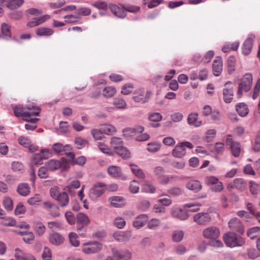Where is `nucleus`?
<instances>
[{"label":"nucleus","instance_id":"obj_1","mask_svg":"<svg viewBox=\"0 0 260 260\" xmlns=\"http://www.w3.org/2000/svg\"><path fill=\"white\" fill-rule=\"evenodd\" d=\"M225 245L229 247L233 248L241 246L244 244V239L236 233L230 232L225 234L223 237Z\"/></svg>","mask_w":260,"mask_h":260},{"label":"nucleus","instance_id":"obj_2","mask_svg":"<svg viewBox=\"0 0 260 260\" xmlns=\"http://www.w3.org/2000/svg\"><path fill=\"white\" fill-rule=\"evenodd\" d=\"M253 81L252 75L250 73H246L244 75L239 84L237 94L239 97H241L243 92L249 91L252 86Z\"/></svg>","mask_w":260,"mask_h":260},{"label":"nucleus","instance_id":"obj_3","mask_svg":"<svg viewBox=\"0 0 260 260\" xmlns=\"http://www.w3.org/2000/svg\"><path fill=\"white\" fill-rule=\"evenodd\" d=\"M102 244L96 241H91L85 243L82 245V251L87 254H91L100 251L102 249Z\"/></svg>","mask_w":260,"mask_h":260},{"label":"nucleus","instance_id":"obj_4","mask_svg":"<svg viewBox=\"0 0 260 260\" xmlns=\"http://www.w3.org/2000/svg\"><path fill=\"white\" fill-rule=\"evenodd\" d=\"M186 147L191 149L193 148V145L187 141L181 142L177 145L172 150V155L177 158L183 157L186 154Z\"/></svg>","mask_w":260,"mask_h":260},{"label":"nucleus","instance_id":"obj_5","mask_svg":"<svg viewBox=\"0 0 260 260\" xmlns=\"http://www.w3.org/2000/svg\"><path fill=\"white\" fill-rule=\"evenodd\" d=\"M220 234L219 229L215 226L207 227L203 231V236L209 240L218 239Z\"/></svg>","mask_w":260,"mask_h":260},{"label":"nucleus","instance_id":"obj_6","mask_svg":"<svg viewBox=\"0 0 260 260\" xmlns=\"http://www.w3.org/2000/svg\"><path fill=\"white\" fill-rule=\"evenodd\" d=\"M106 184L103 182L95 183L89 192V197L93 199L101 196L105 192Z\"/></svg>","mask_w":260,"mask_h":260},{"label":"nucleus","instance_id":"obj_7","mask_svg":"<svg viewBox=\"0 0 260 260\" xmlns=\"http://www.w3.org/2000/svg\"><path fill=\"white\" fill-rule=\"evenodd\" d=\"M51 152L49 149H42L40 153H35L32 156V163L36 165H40L43 163L44 159H46L50 156Z\"/></svg>","mask_w":260,"mask_h":260},{"label":"nucleus","instance_id":"obj_8","mask_svg":"<svg viewBox=\"0 0 260 260\" xmlns=\"http://www.w3.org/2000/svg\"><path fill=\"white\" fill-rule=\"evenodd\" d=\"M109 175L113 178L126 180L127 177L123 174L121 168L116 166H110L107 169Z\"/></svg>","mask_w":260,"mask_h":260},{"label":"nucleus","instance_id":"obj_9","mask_svg":"<svg viewBox=\"0 0 260 260\" xmlns=\"http://www.w3.org/2000/svg\"><path fill=\"white\" fill-rule=\"evenodd\" d=\"M211 217L210 215L206 212L198 213L193 216L194 222L201 225H205L210 222Z\"/></svg>","mask_w":260,"mask_h":260},{"label":"nucleus","instance_id":"obj_10","mask_svg":"<svg viewBox=\"0 0 260 260\" xmlns=\"http://www.w3.org/2000/svg\"><path fill=\"white\" fill-rule=\"evenodd\" d=\"M226 144L229 145L231 150L232 154L235 157H238L241 152V146L240 143L232 141V136H228L226 140Z\"/></svg>","mask_w":260,"mask_h":260},{"label":"nucleus","instance_id":"obj_11","mask_svg":"<svg viewBox=\"0 0 260 260\" xmlns=\"http://www.w3.org/2000/svg\"><path fill=\"white\" fill-rule=\"evenodd\" d=\"M131 232L129 231H116L113 233L112 237L119 242H126L129 240L131 237Z\"/></svg>","mask_w":260,"mask_h":260},{"label":"nucleus","instance_id":"obj_12","mask_svg":"<svg viewBox=\"0 0 260 260\" xmlns=\"http://www.w3.org/2000/svg\"><path fill=\"white\" fill-rule=\"evenodd\" d=\"M113 256L115 260H130L132 258V253L127 249L113 250Z\"/></svg>","mask_w":260,"mask_h":260},{"label":"nucleus","instance_id":"obj_13","mask_svg":"<svg viewBox=\"0 0 260 260\" xmlns=\"http://www.w3.org/2000/svg\"><path fill=\"white\" fill-rule=\"evenodd\" d=\"M24 4V0H0V5L6 6L10 10L20 8Z\"/></svg>","mask_w":260,"mask_h":260},{"label":"nucleus","instance_id":"obj_14","mask_svg":"<svg viewBox=\"0 0 260 260\" xmlns=\"http://www.w3.org/2000/svg\"><path fill=\"white\" fill-rule=\"evenodd\" d=\"M171 214L174 217L181 220H185L189 217V215L186 211L177 207H173L171 209Z\"/></svg>","mask_w":260,"mask_h":260},{"label":"nucleus","instance_id":"obj_15","mask_svg":"<svg viewBox=\"0 0 260 260\" xmlns=\"http://www.w3.org/2000/svg\"><path fill=\"white\" fill-rule=\"evenodd\" d=\"M232 83L230 81L226 82L224 84V87L223 89V101L226 103H230L233 99L234 91L232 87H228L229 85H231Z\"/></svg>","mask_w":260,"mask_h":260},{"label":"nucleus","instance_id":"obj_16","mask_svg":"<svg viewBox=\"0 0 260 260\" xmlns=\"http://www.w3.org/2000/svg\"><path fill=\"white\" fill-rule=\"evenodd\" d=\"M229 228L235 231L242 234L244 232L243 225L237 218H232L229 222Z\"/></svg>","mask_w":260,"mask_h":260},{"label":"nucleus","instance_id":"obj_17","mask_svg":"<svg viewBox=\"0 0 260 260\" xmlns=\"http://www.w3.org/2000/svg\"><path fill=\"white\" fill-rule=\"evenodd\" d=\"M109 8L111 12L116 17L120 18H124L126 16V12L124 8L117 5L110 4Z\"/></svg>","mask_w":260,"mask_h":260},{"label":"nucleus","instance_id":"obj_18","mask_svg":"<svg viewBox=\"0 0 260 260\" xmlns=\"http://www.w3.org/2000/svg\"><path fill=\"white\" fill-rule=\"evenodd\" d=\"M111 147L115 150L116 153H120V150H125V147L123 145V141L120 138L113 137L111 139Z\"/></svg>","mask_w":260,"mask_h":260},{"label":"nucleus","instance_id":"obj_19","mask_svg":"<svg viewBox=\"0 0 260 260\" xmlns=\"http://www.w3.org/2000/svg\"><path fill=\"white\" fill-rule=\"evenodd\" d=\"M254 38V35H250L244 42L242 47V53L244 55H247L251 52L253 46V40Z\"/></svg>","mask_w":260,"mask_h":260},{"label":"nucleus","instance_id":"obj_20","mask_svg":"<svg viewBox=\"0 0 260 260\" xmlns=\"http://www.w3.org/2000/svg\"><path fill=\"white\" fill-rule=\"evenodd\" d=\"M148 219V217L147 214H140L135 218L133 225L137 229H140L145 224Z\"/></svg>","mask_w":260,"mask_h":260},{"label":"nucleus","instance_id":"obj_21","mask_svg":"<svg viewBox=\"0 0 260 260\" xmlns=\"http://www.w3.org/2000/svg\"><path fill=\"white\" fill-rule=\"evenodd\" d=\"M111 205L114 208H120L126 204L125 200L120 196H113L109 199Z\"/></svg>","mask_w":260,"mask_h":260},{"label":"nucleus","instance_id":"obj_22","mask_svg":"<svg viewBox=\"0 0 260 260\" xmlns=\"http://www.w3.org/2000/svg\"><path fill=\"white\" fill-rule=\"evenodd\" d=\"M213 74L216 76H218L222 71V61L220 56L215 58L212 65Z\"/></svg>","mask_w":260,"mask_h":260},{"label":"nucleus","instance_id":"obj_23","mask_svg":"<svg viewBox=\"0 0 260 260\" xmlns=\"http://www.w3.org/2000/svg\"><path fill=\"white\" fill-rule=\"evenodd\" d=\"M11 38V26L6 23H3L1 27L0 38L8 40Z\"/></svg>","mask_w":260,"mask_h":260},{"label":"nucleus","instance_id":"obj_24","mask_svg":"<svg viewBox=\"0 0 260 260\" xmlns=\"http://www.w3.org/2000/svg\"><path fill=\"white\" fill-rule=\"evenodd\" d=\"M186 187L188 189L196 192L200 191L202 188L201 183L197 180H192L187 182Z\"/></svg>","mask_w":260,"mask_h":260},{"label":"nucleus","instance_id":"obj_25","mask_svg":"<svg viewBox=\"0 0 260 260\" xmlns=\"http://www.w3.org/2000/svg\"><path fill=\"white\" fill-rule=\"evenodd\" d=\"M60 206L62 207H67L69 203V197L66 192H61L60 194L55 199Z\"/></svg>","mask_w":260,"mask_h":260},{"label":"nucleus","instance_id":"obj_26","mask_svg":"<svg viewBox=\"0 0 260 260\" xmlns=\"http://www.w3.org/2000/svg\"><path fill=\"white\" fill-rule=\"evenodd\" d=\"M17 191L20 196L26 197L30 193V188L27 183H21L18 185Z\"/></svg>","mask_w":260,"mask_h":260},{"label":"nucleus","instance_id":"obj_27","mask_svg":"<svg viewBox=\"0 0 260 260\" xmlns=\"http://www.w3.org/2000/svg\"><path fill=\"white\" fill-rule=\"evenodd\" d=\"M52 149L55 153L62 155L64 152L70 150L71 147L69 145L63 146L61 144L56 143L52 145Z\"/></svg>","mask_w":260,"mask_h":260},{"label":"nucleus","instance_id":"obj_28","mask_svg":"<svg viewBox=\"0 0 260 260\" xmlns=\"http://www.w3.org/2000/svg\"><path fill=\"white\" fill-rule=\"evenodd\" d=\"M198 114L197 113H190L187 118V121L189 125L194 127H199L202 124V121L198 120Z\"/></svg>","mask_w":260,"mask_h":260},{"label":"nucleus","instance_id":"obj_29","mask_svg":"<svg viewBox=\"0 0 260 260\" xmlns=\"http://www.w3.org/2000/svg\"><path fill=\"white\" fill-rule=\"evenodd\" d=\"M64 238L57 233H54L49 236V241L52 244L59 245L63 242Z\"/></svg>","mask_w":260,"mask_h":260},{"label":"nucleus","instance_id":"obj_30","mask_svg":"<svg viewBox=\"0 0 260 260\" xmlns=\"http://www.w3.org/2000/svg\"><path fill=\"white\" fill-rule=\"evenodd\" d=\"M53 33L54 30L52 29L44 27H39L36 30V35L40 37H49Z\"/></svg>","mask_w":260,"mask_h":260},{"label":"nucleus","instance_id":"obj_31","mask_svg":"<svg viewBox=\"0 0 260 260\" xmlns=\"http://www.w3.org/2000/svg\"><path fill=\"white\" fill-rule=\"evenodd\" d=\"M61 165L60 161L55 159H50L45 164L46 167L51 171L58 169L61 167Z\"/></svg>","mask_w":260,"mask_h":260},{"label":"nucleus","instance_id":"obj_32","mask_svg":"<svg viewBox=\"0 0 260 260\" xmlns=\"http://www.w3.org/2000/svg\"><path fill=\"white\" fill-rule=\"evenodd\" d=\"M236 108L237 113L241 117H245L248 113V107L243 103L237 104Z\"/></svg>","mask_w":260,"mask_h":260},{"label":"nucleus","instance_id":"obj_33","mask_svg":"<svg viewBox=\"0 0 260 260\" xmlns=\"http://www.w3.org/2000/svg\"><path fill=\"white\" fill-rule=\"evenodd\" d=\"M76 218L77 222H78L79 224H84V225L87 226L90 223V219L88 217L82 212L78 213Z\"/></svg>","mask_w":260,"mask_h":260},{"label":"nucleus","instance_id":"obj_34","mask_svg":"<svg viewBox=\"0 0 260 260\" xmlns=\"http://www.w3.org/2000/svg\"><path fill=\"white\" fill-rule=\"evenodd\" d=\"M129 166L131 167V170L134 175L139 178L144 179L145 177V174L143 171L139 168L137 165L130 164Z\"/></svg>","mask_w":260,"mask_h":260},{"label":"nucleus","instance_id":"obj_35","mask_svg":"<svg viewBox=\"0 0 260 260\" xmlns=\"http://www.w3.org/2000/svg\"><path fill=\"white\" fill-rule=\"evenodd\" d=\"M26 109L29 111H26L28 114L27 117H30L31 116H38L41 112V109L39 107H36L33 105L32 106H26Z\"/></svg>","mask_w":260,"mask_h":260},{"label":"nucleus","instance_id":"obj_36","mask_svg":"<svg viewBox=\"0 0 260 260\" xmlns=\"http://www.w3.org/2000/svg\"><path fill=\"white\" fill-rule=\"evenodd\" d=\"M161 223L159 219L153 218L147 223V227L150 230H156L160 226Z\"/></svg>","mask_w":260,"mask_h":260},{"label":"nucleus","instance_id":"obj_37","mask_svg":"<svg viewBox=\"0 0 260 260\" xmlns=\"http://www.w3.org/2000/svg\"><path fill=\"white\" fill-rule=\"evenodd\" d=\"M234 186L238 190H243L246 187L245 181L242 178H236L234 180Z\"/></svg>","mask_w":260,"mask_h":260},{"label":"nucleus","instance_id":"obj_38","mask_svg":"<svg viewBox=\"0 0 260 260\" xmlns=\"http://www.w3.org/2000/svg\"><path fill=\"white\" fill-rule=\"evenodd\" d=\"M26 109L21 107L20 106H17L13 108L14 115L17 117H21L23 118L27 117L28 114L26 111H24L23 109Z\"/></svg>","mask_w":260,"mask_h":260},{"label":"nucleus","instance_id":"obj_39","mask_svg":"<svg viewBox=\"0 0 260 260\" xmlns=\"http://www.w3.org/2000/svg\"><path fill=\"white\" fill-rule=\"evenodd\" d=\"M20 233L23 237V241L26 243H30L35 239V235L31 232H21Z\"/></svg>","mask_w":260,"mask_h":260},{"label":"nucleus","instance_id":"obj_40","mask_svg":"<svg viewBox=\"0 0 260 260\" xmlns=\"http://www.w3.org/2000/svg\"><path fill=\"white\" fill-rule=\"evenodd\" d=\"M103 134L107 135H112L116 132V128L109 124L104 125V127L101 128Z\"/></svg>","mask_w":260,"mask_h":260},{"label":"nucleus","instance_id":"obj_41","mask_svg":"<svg viewBox=\"0 0 260 260\" xmlns=\"http://www.w3.org/2000/svg\"><path fill=\"white\" fill-rule=\"evenodd\" d=\"M113 105L118 109H125L126 107V102L122 98H116L113 102Z\"/></svg>","mask_w":260,"mask_h":260},{"label":"nucleus","instance_id":"obj_42","mask_svg":"<svg viewBox=\"0 0 260 260\" xmlns=\"http://www.w3.org/2000/svg\"><path fill=\"white\" fill-rule=\"evenodd\" d=\"M184 233L182 230H175L172 233V240L174 242L181 241L184 237Z\"/></svg>","mask_w":260,"mask_h":260},{"label":"nucleus","instance_id":"obj_43","mask_svg":"<svg viewBox=\"0 0 260 260\" xmlns=\"http://www.w3.org/2000/svg\"><path fill=\"white\" fill-rule=\"evenodd\" d=\"M142 190L146 193H153L156 188L153 185L148 182H145L142 186Z\"/></svg>","mask_w":260,"mask_h":260},{"label":"nucleus","instance_id":"obj_44","mask_svg":"<svg viewBox=\"0 0 260 260\" xmlns=\"http://www.w3.org/2000/svg\"><path fill=\"white\" fill-rule=\"evenodd\" d=\"M249 184L250 192L253 196H256L260 189L259 185L253 181H249Z\"/></svg>","mask_w":260,"mask_h":260},{"label":"nucleus","instance_id":"obj_45","mask_svg":"<svg viewBox=\"0 0 260 260\" xmlns=\"http://www.w3.org/2000/svg\"><path fill=\"white\" fill-rule=\"evenodd\" d=\"M103 94L104 96L106 98H111L114 95L116 90L113 87L108 86L103 89Z\"/></svg>","mask_w":260,"mask_h":260},{"label":"nucleus","instance_id":"obj_46","mask_svg":"<svg viewBox=\"0 0 260 260\" xmlns=\"http://www.w3.org/2000/svg\"><path fill=\"white\" fill-rule=\"evenodd\" d=\"M46 228L42 222L36 223L34 225V230L39 236H42L45 233Z\"/></svg>","mask_w":260,"mask_h":260},{"label":"nucleus","instance_id":"obj_47","mask_svg":"<svg viewBox=\"0 0 260 260\" xmlns=\"http://www.w3.org/2000/svg\"><path fill=\"white\" fill-rule=\"evenodd\" d=\"M96 145L99 149L103 153L108 154V155H111L112 152L110 151V148L104 143L98 142Z\"/></svg>","mask_w":260,"mask_h":260},{"label":"nucleus","instance_id":"obj_48","mask_svg":"<svg viewBox=\"0 0 260 260\" xmlns=\"http://www.w3.org/2000/svg\"><path fill=\"white\" fill-rule=\"evenodd\" d=\"M224 144L220 142L215 143V145L211 149V151L216 154L221 153L224 151Z\"/></svg>","mask_w":260,"mask_h":260},{"label":"nucleus","instance_id":"obj_49","mask_svg":"<svg viewBox=\"0 0 260 260\" xmlns=\"http://www.w3.org/2000/svg\"><path fill=\"white\" fill-rule=\"evenodd\" d=\"M91 134L95 140H101L104 138L101 129H92L91 130Z\"/></svg>","mask_w":260,"mask_h":260},{"label":"nucleus","instance_id":"obj_50","mask_svg":"<svg viewBox=\"0 0 260 260\" xmlns=\"http://www.w3.org/2000/svg\"><path fill=\"white\" fill-rule=\"evenodd\" d=\"M139 93L140 94L139 95L133 97V99L135 102L145 103L148 101V98L146 96H144V92L143 91L140 90Z\"/></svg>","mask_w":260,"mask_h":260},{"label":"nucleus","instance_id":"obj_51","mask_svg":"<svg viewBox=\"0 0 260 260\" xmlns=\"http://www.w3.org/2000/svg\"><path fill=\"white\" fill-rule=\"evenodd\" d=\"M134 86L132 83H127L121 87V93L124 95H127L131 93L133 89H134Z\"/></svg>","mask_w":260,"mask_h":260},{"label":"nucleus","instance_id":"obj_52","mask_svg":"<svg viewBox=\"0 0 260 260\" xmlns=\"http://www.w3.org/2000/svg\"><path fill=\"white\" fill-rule=\"evenodd\" d=\"M77 235L75 233L71 232L69 235L70 243L74 247L79 245V241L77 240Z\"/></svg>","mask_w":260,"mask_h":260},{"label":"nucleus","instance_id":"obj_53","mask_svg":"<svg viewBox=\"0 0 260 260\" xmlns=\"http://www.w3.org/2000/svg\"><path fill=\"white\" fill-rule=\"evenodd\" d=\"M113 224L116 227L121 229L125 226V221L124 218L120 217H117L114 219Z\"/></svg>","mask_w":260,"mask_h":260},{"label":"nucleus","instance_id":"obj_54","mask_svg":"<svg viewBox=\"0 0 260 260\" xmlns=\"http://www.w3.org/2000/svg\"><path fill=\"white\" fill-rule=\"evenodd\" d=\"M66 19V22L67 23H75L78 22L80 19V17L77 15H67L64 17Z\"/></svg>","mask_w":260,"mask_h":260},{"label":"nucleus","instance_id":"obj_55","mask_svg":"<svg viewBox=\"0 0 260 260\" xmlns=\"http://www.w3.org/2000/svg\"><path fill=\"white\" fill-rule=\"evenodd\" d=\"M38 176L42 179H45L48 177V169L45 166L41 167L38 171Z\"/></svg>","mask_w":260,"mask_h":260},{"label":"nucleus","instance_id":"obj_56","mask_svg":"<svg viewBox=\"0 0 260 260\" xmlns=\"http://www.w3.org/2000/svg\"><path fill=\"white\" fill-rule=\"evenodd\" d=\"M129 191L133 193H137L139 190V184L136 180H133L131 182L129 187Z\"/></svg>","mask_w":260,"mask_h":260},{"label":"nucleus","instance_id":"obj_57","mask_svg":"<svg viewBox=\"0 0 260 260\" xmlns=\"http://www.w3.org/2000/svg\"><path fill=\"white\" fill-rule=\"evenodd\" d=\"M42 200V197L39 194H36L34 197L29 198L27 200L30 205H36Z\"/></svg>","mask_w":260,"mask_h":260},{"label":"nucleus","instance_id":"obj_58","mask_svg":"<svg viewBox=\"0 0 260 260\" xmlns=\"http://www.w3.org/2000/svg\"><path fill=\"white\" fill-rule=\"evenodd\" d=\"M91 13V9L87 7L80 8L77 11V14L78 15H82L84 16L89 15Z\"/></svg>","mask_w":260,"mask_h":260},{"label":"nucleus","instance_id":"obj_59","mask_svg":"<svg viewBox=\"0 0 260 260\" xmlns=\"http://www.w3.org/2000/svg\"><path fill=\"white\" fill-rule=\"evenodd\" d=\"M149 119L153 122H158L160 121L162 117L160 113L157 112H153L150 113L149 115Z\"/></svg>","mask_w":260,"mask_h":260},{"label":"nucleus","instance_id":"obj_60","mask_svg":"<svg viewBox=\"0 0 260 260\" xmlns=\"http://www.w3.org/2000/svg\"><path fill=\"white\" fill-rule=\"evenodd\" d=\"M160 148V144L157 143H149L148 144L147 150L149 152H154L158 151Z\"/></svg>","mask_w":260,"mask_h":260},{"label":"nucleus","instance_id":"obj_61","mask_svg":"<svg viewBox=\"0 0 260 260\" xmlns=\"http://www.w3.org/2000/svg\"><path fill=\"white\" fill-rule=\"evenodd\" d=\"M3 204L5 208L7 211H11L13 209V201L10 198H6L4 200Z\"/></svg>","mask_w":260,"mask_h":260},{"label":"nucleus","instance_id":"obj_62","mask_svg":"<svg viewBox=\"0 0 260 260\" xmlns=\"http://www.w3.org/2000/svg\"><path fill=\"white\" fill-rule=\"evenodd\" d=\"M259 230L260 228L257 226L251 228L247 231V235L251 239H253L256 237V234Z\"/></svg>","mask_w":260,"mask_h":260},{"label":"nucleus","instance_id":"obj_63","mask_svg":"<svg viewBox=\"0 0 260 260\" xmlns=\"http://www.w3.org/2000/svg\"><path fill=\"white\" fill-rule=\"evenodd\" d=\"M205 183L208 185L215 184L219 181L218 179L214 176H209L206 177L205 179Z\"/></svg>","mask_w":260,"mask_h":260},{"label":"nucleus","instance_id":"obj_64","mask_svg":"<svg viewBox=\"0 0 260 260\" xmlns=\"http://www.w3.org/2000/svg\"><path fill=\"white\" fill-rule=\"evenodd\" d=\"M27 253H25L22 249L16 248L15 249L14 256L17 260H22Z\"/></svg>","mask_w":260,"mask_h":260}]
</instances>
